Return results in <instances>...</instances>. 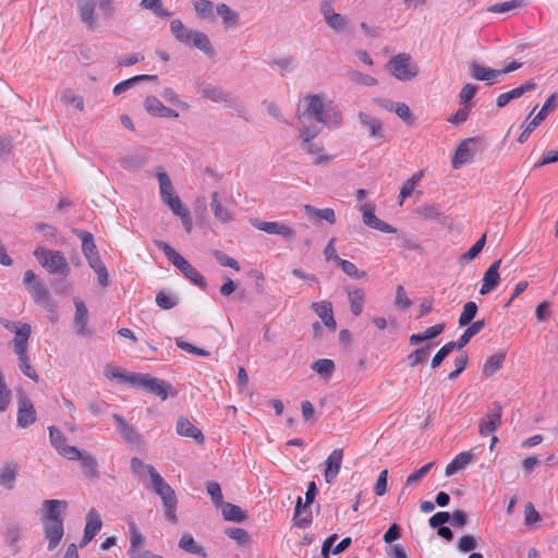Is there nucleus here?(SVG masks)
Masks as SVG:
<instances>
[{"label":"nucleus","mask_w":558,"mask_h":558,"mask_svg":"<svg viewBox=\"0 0 558 558\" xmlns=\"http://www.w3.org/2000/svg\"><path fill=\"white\" fill-rule=\"evenodd\" d=\"M75 235L82 241V252L85 257L99 254L90 232L85 230H74Z\"/></svg>","instance_id":"nucleus-38"},{"label":"nucleus","mask_w":558,"mask_h":558,"mask_svg":"<svg viewBox=\"0 0 558 558\" xmlns=\"http://www.w3.org/2000/svg\"><path fill=\"white\" fill-rule=\"evenodd\" d=\"M102 521L98 511L92 508L86 514V524L80 547H85L100 531Z\"/></svg>","instance_id":"nucleus-14"},{"label":"nucleus","mask_w":558,"mask_h":558,"mask_svg":"<svg viewBox=\"0 0 558 558\" xmlns=\"http://www.w3.org/2000/svg\"><path fill=\"white\" fill-rule=\"evenodd\" d=\"M325 23L336 33H341L347 28L349 19L343 14L335 13L326 19Z\"/></svg>","instance_id":"nucleus-57"},{"label":"nucleus","mask_w":558,"mask_h":558,"mask_svg":"<svg viewBox=\"0 0 558 558\" xmlns=\"http://www.w3.org/2000/svg\"><path fill=\"white\" fill-rule=\"evenodd\" d=\"M357 119L362 126L366 128L368 131V135L372 138H384L385 132H384V125L383 122L372 117L371 114L360 111L357 114Z\"/></svg>","instance_id":"nucleus-23"},{"label":"nucleus","mask_w":558,"mask_h":558,"mask_svg":"<svg viewBox=\"0 0 558 558\" xmlns=\"http://www.w3.org/2000/svg\"><path fill=\"white\" fill-rule=\"evenodd\" d=\"M34 256L49 274L69 277L71 268L61 251L36 247Z\"/></svg>","instance_id":"nucleus-5"},{"label":"nucleus","mask_w":558,"mask_h":558,"mask_svg":"<svg viewBox=\"0 0 558 558\" xmlns=\"http://www.w3.org/2000/svg\"><path fill=\"white\" fill-rule=\"evenodd\" d=\"M31 332L32 327L29 324H23L21 327H17V329L15 330L16 337L13 340V351L17 355L19 367L21 372L25 376L37 383L39 380L38 374L36 373L35 368L29 364L26 354Z\"/></svg>","instance_id":"nucleus-3"},{"label":"nucleus","mask_w":558,"mask_h":558,"mask_svg":"<svg viewBox=\"0 0 558 558\" xmlns=\"http://www.w3.org/2000/svg\"><path fill=\"white\" fill-rule=\"evenodd\" d=\"M144 107L149 114L160 117L163 105L157 97L148 96L144 100Z\"/></svg>","instance_id":"nucleus-61"},{"label":"nucleus","mask_w":558,"mask_h":558,"mask_svg":"<svg viewBox=\"0 0 558 558\" xmlns=\"http://www.w3.org/2000/svg\"><path fill=\"white\" fill-rule=\"evenodd\" d=\"M144 390L159 397L162 401L167 400L169 395H175V391H173L171 384L162 379L151 377L150 375L146 381Z\"/></svg>","instance_id":"nucleus-19"},{"label":"nucleus","mask_w":558,"mask_h":558,"mask_svg":"<svg viewBox=\"0 0 558 558\" xmlns=\"http://www.w3.org/2000/svg\"><path fill=\"white\" fill-rule=\"evenodd\" d=\"M311 368L323 377H328L333 373L336 365L330 359H319L312 364Z\"/></svg>","instance_id":"nucleus-52"},{"label":"nucleus","mask_w":558,"mask_h":558,"mask_svg":"<svg viewBox=\"0 0 558 558\" xmlns=\"http://www.w3.org/2000/svg\"><path fill=\"white\" fill-rule=\"evenodd\" d=\"M315 313L322 318L324 325L330 330L335 331L337 328V323L332 313V304L328 301L323 302H314L312 304Z\"/></svg>","instance_id":"nucleus-25"},{"label":"nucleus","mask_w":558,"mask_h":558,"mask_svg":"<svg viewBox=\"0 0 558 558\" xmlns=\"http://www.w3.org/2000/svg\"><path fill=\"white\" fill-rule=\"evenodd\" d=\"M96 5L97 0H77L81 21L92 31L96 29L98 26Z\"/></svg>","instance_id":"nucleus-18"},{"label":"nucleus","mask_w":558,"mask_h":558,"mask_svg":"<svg viewBox=\"0 0 558 558\" xmlns=\"http://www.w3.org/2000/svg\"><path fill=\"white\" fill-rule=\"evenodd\" d=\"M140 5L145 10H150L159 17H169L171 13L162 9L161 0H142Z\"/></svg>","instance_id":"nucleus-58"},{"label":"nucleus","mask_w":558,"mask_h":558,"mask_svg":"<svg viewBox=\"0 0 558 558\" xmlns=\"http://www.w3.org/2000/svg\"><path fill=\"white\" fill-rule=\"evenodd\" d=\"M179 547L190 554L199 555L206 557V553L202 546H199L190 533H184L180 541Z\"/></svg>","instance_id":"nucleus-41"},{"label":"nucleus","mask_w":558,"mask_h":558,"mask_svg":"<svg viewBox=\"0 0 558 558\" xmlns=\"http://www.w3.org/2000/svg\"><path fill=\"white\" fill-rule=\"evenodd\" d=\"M75 460H81V464L84 471V475L88 478H98V462L95 457L87 452L81 451V456Z\"/></svg>","instance_id":"nucleus-34"},{"label":"nucleus","mask_w":558,"mask_h":558,"mask_svg":"<svg viewBox=\"0 0 558 558\" xmlns=\"http://www.w3.org/2000/svg\"><path fill=\"white\" fill-rule=\"evenodd\" d=\"M113 421L118 425L121 437L129 444H136L140 440V436L135 430L134 426L129 424L123 416L120 414L112 415Z\"/></svg>","instance_id":"nucleus-30"},{"label":"nucleus","mask_w":558,"mask_h":558,"mask_svg":"<svg viewBox=\"0 0 558 558\" xmlns=\"http://www.w3.org/2000/svg\"><path fill=\"white\" fill-rule=\"evenodd\" d=\"M473 461V454L471 451L460 452L454 459L446 466L445 474L451 476L458 471L462 470L465 465Z\"/></svg>","instance_id":"nucleus-35"},{"label":"nucleus","mask_w":558,"mask_h":558,"mask_svg":"<svg viewBox=\"0 0 558 558\" xmlns=\"http://www.w3.org/2000/svg\"><path fill=\"white\" fill-rule=\"evenodd\" d=\"M175 432L180 436L193 438L194 441L198 445L203 444L205 440L203 432L198 427L194 426L185 416H180L178 418Z\"/></svg>","instance_id":"nucleus-21"},{"label":"nucleus","mask_w":558,"mask_h":558,"mask_svg":"<svg viewBox=\"0 0 558 558\" xmlns=\"http://www.w3.org/2000/svg\"><path fill=\"white\" fill-rule=\"evenodd\" d=\"M481 144L478 137H469L463 140L457 147L456 154L452 158L453 169H460L462 166L471 163L477 151V146Z\"/></svg>","instance_id":"nucleus-7"},{"label":"nucleus","mask_w":558,"mask_h":558,"mask_svg":"<svg viewBox=\"0 0 558 558\" xmlns=\"http://www.w3.org/2000/svg\"><path fill=\"white\" fill-rule=\"evenodd\" d=\"M445 329V324H437L432 327H428L425 331L421 333H413L409 338V343L411 345H415L417 343L424 342L426 340L434 339L438 337Z\"/></svg>","instance_id":"nucleus-37"},{"label":"nucleus","mask_w":558,"mask_h":558,"mask_svg":"<svg viewBox=\"0 0 558 558\" xmlns=\"http://www.w3.org/2000/svg\"><path fill=\"white\" fill-rule=\"evenodd\" d=\"M210 208L214 214V217L222 222L227 223L232 220V214L230 210L225 207L220 199H219V193L217 191L211 193V202H210Z\"/></svg>","instance_id":"nucleus-32"},{"label":"nucleus","mask_w":558,"mask_h":558,"mask_svg":"<svg viewBox=\"0 0 558 558\" xmlns=\"http://www.w3.org/2000/svg\"><path fill=\"white\" fill-rule=\"evenodd\" d=\"M360 211L362 213L363 222L375 230L381 231L384 233H396L397 229L387 222L380 220L375 215V205L373 204H363L360 206Z\"/></svg>","instance_id":"nucleus-10"},{"label":"nucleus","mask_w":558,"mask_h":558,"mask_svg":"<svg viewBox=\"0 0 558 558\" xmlns=\"http://www.w3.org/2000/svg\"><path fill=\"white\" fill-rule=\"evenodd\" d=\"M216 12L221 17L223 24L228 26H234L239 21V13L232 10L226 3H219L216 5Z\"/></svg>","instance_id":"nucleus-44"},{"label":"nucleus","mask_w":558,"mask_h":558,"mask_svg":"<svg viewBox=\"0 0 558 558\" xmlns=\"http://www.w3.org/2000/svg\"><path fill=\"white\" fill-rule=\"evenodd\" d=\"M44 506L46 507V514L44 515L43 521H63L60 507H63V510L66 509L68 504L65 500L48 499L44 501Z\"/></svg>","instance_id":"nucleus-28"},{"label":"nucleus","mask_w":558,"mask_h":558,"mask_svg":"<svg viewBox=\"0 0 558 558\" xmlns=\"http://www.w3.org/2000/svg\"><path fill=\"white\" fill-rule=\"evenodd\" d=\"M159 183V191L161 199L166 196H170L174 193L172 182L168 173L163 170H159L156 174Z\"/></svg>","instance_id":"nucleus-53"},{"label":"nucleus","mask_w":558,"mask_h":558,"mask_svg":"<svg viewBox=\"0 0 558 558\" xmlns=\"http://www.w3.org/2000/svg\"><path fill=\"white\" fill-rule=\"evenodd\" d=\"M303 210L311 220L323 219L328 223L333 225L336 222V214L332 208L318 209L312 205H304Z\"/></svg>","instance_id":"nucleus-33"},{"label":"nucleus","mask_w":558,"mask_h":558,"mask_svg":"<svg viewBox=\"0 0 558 558\" xmlns=\"http://www.w3.org/2000/svg\"><path fill=\"white\" fill-rule=\"evenodd\" d=\"M348 78L351 82L362 86H374L378 84L377 78L369 76L367 74H363L362 72L356 70L349 71Z\"/></svg>","instance_id":"nucleus-54"},{"label":"nucleus","mask_w":558,"mask_h":558,"mask_svg":"<svg viewBox=\"0 0 558 558\" xmlns=\"http://www.w3.org/2000/svg\"><path fill=\"white\" fill-rule=\"evenodd\" d=\"M430 349H432V344L427 343V344L420 347V348L415 349L414 351H412L407 356L409 366L414 367L418 364L424 363L430 352Z\"/></svg>","instance_id":"nucleus-46"},{"label":"nucleus","mask_w":558,"mask_h":558,"mask_svg":"<svg viewBox=\"0 0 558 558\" xmlns=\"http://www.w3.org/2000/svg\"><path fill=\"white\" fill-rule=\"evenodd\" d=\"M170 29L178 41L190 44V36L194 29L187 28L180 20H172Z\"/></svg>","instance_id":"nucleus-43"},{"label":"nucleus","mask_w":558,"mask_h":558,"mask_svg":"<svg viewBox=\"0 0 558 558\" xmlns=\"http://www.w3.org/2000/svg\"><path fill=\"white\" fill-rule=\"evenodd\" d=\"M526 4V0H510L501 3H495L488 7L487 11L490 13H506L511 10L521 8Z\"/></svg>","instance_id":"nucleus-51"},{"label":"nucleus","mask_w":558,"mask_h":558,"mask_svg":"<svg viewBox=\"0 0 558 558\" xmlns=\"http://www.w3.org/2000/svg\"><path fill=\"white\" fill-rule=\"evenodd\" d=\"M505 359L506 354L502 352L489 356L483 366V374L487 377L494 375L502 366Z\"/></svg>","instance_id":"nucleus-45"},{"label":"nucleus","mask_w":558,"mask_h":558,"mask_svg":"<svg viewBox=\"0 0 558 558\" xmlns=\"http://www.w3.org/2000/svg\"><path fill=\"white\" fill-rule=\"evenodd\" d=\"M415 214L425 220H440L444 217L439 205L433 203L422 204L415 208Z\"/></svg>","instance_id":"nucleus-40"},{"label":"nucleus","mask_w":558,"mask_h":558,"mask_svg":"<svg viewBox=\"0 0 558 558\" xmlns=\"http://www.w3.org/2000/svg\"><path fill=\"white\" fill-rule=\"evenodd\" d=\"M338 265L341 267L342 271L354 278V279H361V278H364L366 277V272L365 271H360L357 269V267L352 263V262H349V260H345V259H341Z\"/></svg>","instance_id":"nucleus-63"},{"label":"nucleus","mask_w":558,"mask_h":558,"mask_svg":"<svg viewBox=\"0 0 558 558\" xmlns=\"http://www.w3.org/2000/svg\"><path fill=\"white\" fill-rule=\"evenodd\" d=\"M151 481L153 490L161 498L165 508V517L171 523H177V496L171 486L163 480V477L156 471L153 465H146Z\"/></svg>","instance_id":"nucleus-1"},{"label":"nucleus","mask_w":558,"mask_h":558,"mask_svg":"<svg viewBox=\"0 0 558 558\" xmlns=\"http://www.w3.org/2000/svg\"><path fill=\"white\" fill-rule=\"evenodd\" d=\"M36 421V411L33 403L25 397L22 396L19 399L17 410V425L22 428H26Z\"/></svg>","instance_id":"nucleus-17"},{"label":"nucleus","mask_w":558,"mask_h":558,"mask_svg":"<svg viewBox=\"0 0 558 558\" xmlns=\"http://www.w3.org/2000/svg\"><path fill=\"white\" fill-rule=\"evenodd\" d=\"M156 303L162 310H171L178 304V298L160 291L156 294Z\"/></svg>","instance_id":"nucleus-64"},{"label":"nucleus","mask_w":558,"mask_h":558,"mask_svg":"<svg viewBox=\"0 0 558 558\" xmlns=\"http://www.w3.org/2000/svg\"><path fill=\"white\" fill-rule=\"evenodd\" d=\"M477 304L473 301H469L464 304L463 311L459 317V326L464 327L472 323L477 314Z\"/></svg>","instance_id":"nucleus-49"},{"label":"nucleus","mask_w":558,"mask_h":558,"mask_svg":"<svg viewBox=\"0 0 558 558\" xmlns=\"http://www.w3.org/2000/svg\"><path fill=\"white\" fill-rule=\"evenodd\" d=\"M251 223L257 230L264 231L268 234H277L288 240L293 239L295 235V231L291 227L280 222L253 219Z\"/></svg>","instance_id":"nucleus-12"},{"label":"nucleus","mask_w":558,"mask_h":558,"mask_svg":"<svg viewBox=\"0 0 558 558\" xmlns=\"http://www.w3.org/2000/svg\"><path fill=\"white\" fill-rule=\"evenodd\" d=\"M49 437L52 447L64 458H68L69 460H75L77 457L81 456L80 449H77L74 446L65 445L66 438L59 428L50 426Z\"/></svg>","instance_id":"nucleus-8"},{"label":"nucleus","mask_w":558,"mask_h":558,"mask_svg":"<svg viewBox=\"0 0 558 558\" xmlns=\"http://www.w3.org/2000/svg\"><path fill=\"white\" fill-rule=\"evenodd\" d=\"M501 404L497 401L494 402L493 410L481 420L480 434L482 436H488L501 425Z\"/></svg>","instance_id":"nucleus-13"},{"label":"nucleus","mask_w":558,"mask_h":558,"mask_svg":"<svg viewBox=\"0 0 558 558\" xmlns=\"http://www.w3.org/2000/svg\"><path fill=\"white\" fill-rule=\"evenodd\" d=\"M301 147L314 158L315 165L328 163L332 159V157L325 151V148L320 143L311 142L307 144H301Z\"/></svg>","instance_id":"nucleus-31"},{"label":"nucleus","mask_w":558,"mask_h":558,"mask_svg":"<svg viewBox=\"0 0 558 558\" xmlns=\"http://www.w3.org/2000/svg\"><path fill=\"white\" fill-rule=\"evenodd\" d=\"M307 107L299 114V119L314 118L318 123L328 124L327 116L324 111V101L319 95H308L304 98Z\"/></svg>","instance_id":"nucleus-9"},{"label":"nucleus","mask_w":558,"mask_h":558,"mask_svg":"<svg viewBox=\"0 0 558 558\" xmlns=\"http://www.w3.org/2000/svg\"><path fill=\"white\" fill-rule=\"evenodd\" d=\"M557 107V94H551L543 105L542 109L538 111V113L533 118L536 120L539 124L546 119L549 111H553Z\"/></svg>","instance_id":"nucleus-59"},{"label":"nucleus","mask_w":558,"mask_h":558,"mask_svg":"<svg viewBox=\"0 0 558 558\" xmlns=\"http://www.w3.org/2000/svg\"><path fill=\"white\" fill-rule=\"evenodd\" d=\"M161 201L172 210L175 216H179L187 209L175 193L171 194L170 196H166Z\"/></svg>","instance_id":"nucleus-62"},{"label":"nucleus","mask_w":558,"mask_h":558,"mask_svg":"<svg viewBox=\"0 0 558 558\" xmlns=\"http://www.w3.org/2000/svg\"><path fill=\"white\" fill-rule=\"evenodd\" d=\"M470 69V75L476 80V81H485L488 82V84H492L493 81L500 75L499 70L485 68L477 63L476 61H473L469 64Z\"/></svg>","instance_id":"nucleus-27"},{"label":"nucleus","mask_w":558,"mask_h":558,"mask_svg":"<svg viewBox=\"0 0 558 558\" xmlns=\"http://www.w3.org/2000/svg\"><path fill=\"white\" fill-rule=\"evenodd\" d=\"M222 515L226 521L243 522L247 519V513L241 507L230 504L222 502Z\"/></svg>","instance_id":"nucleus-36"},{"label":"nucleus","mask_w":558,"mask_h":558,"mask_svg":"<svg viewBox=\"0 0 558 558\" xmlns=\"http://www.w3.org/2000/svg\"><path fill=\"white\" fill-rule=\"evenodd\" d=\"M225 533L229 538L233 539L240 546L250 543V534L242 527H228L225 530Z\"/></svg>","instance_id":"nucleus-55"},{"label":"nucleus","mask_w":558,"mask_h":558,"mask_svg":"<svg viewBox=\"0 0 558 558\" xmlns=\"http://www.w3.org/2000/svg\"><path fill=\"white\" fill-rule=\"evenodd\" d=\"M75 314L73 319V326L75 332L80 337H92L93 331L88 328V310L83 301L80 299L74 300Z\"/></svg>","instance_id":"nucleus-11"},{"label":"nucleus","mask_w":558,"mask_h":558,"mask_svg":"<svg viewBox=\"0 0 558 558\" xmlns=\"http://www.w3.org/2000/svg\"><path fill=\"white\" fill-rule=\"evenodd\" d=\"M146 157L140 155H128L120 159V163L122 167L132 170L142 168L146 163Z\"/></svg>","instance_id":"nucleus-60"},{"label":"nucleus","mask_w":558,"mask_h":558,"mask_svg":"<svg viewBox=\"0 0 558 558\" xmlns=\"http://www.w3.org/2000/svg\"><path fill=\"white\" fill-rule=\"evenodd\" d=\"M17 472V463L14 461H7L0 469V486L8 490H12L15 487Z\"/></svg>","instance_id":"nucleus-26"},{"label":"nucleus","mask_w":558,"mask_h":558,"mask_svg":"<svg viewBox=\"0 0 558 558\" xmlns=\"http://www.w3.org/2000/svg\"><path fill=\"white\" fill-rule=\"evenodd\" d=\"M23 283L37 305L45 307L50 313H56V303L46 283L33 270L29 269L24 272Z\"/></svg>","instance_id":"nucleus-4"},{"label":"nucleus","mask_w":558,"mask_h":558,"mask_svg":"<svg viewBox=\"0 0 558 558\" xmlns=\"http://www.w3.org/2000/svg\"><path fill=\"white\" fill-rule=\"evenodd\" d=\"M154 244L165 253L168 260L175 266L185 276V278L198 288L206 289L207 282L205 278L172 246L161 240H154Z\"/></svg>","instance_id":"nucleus-2"},{"label":"nucleus","mask_w":558,"mask_h":558,"mask_svg":"<svg viewBox=\"0 0 558 558\" xmlns=\"http://www.w3.org/2000/svg\"><path fill=\"white\" fill-rule=\"evenodd\" d=\"M458 350V344L454 341L447 342L444 344L437 353L433 356L430 366L437 368L444 362V360L454 350Z\"/></svg>","instance_id":"nucleus-50"},{"label":"nucleus","mask_w":558,"mask_h":558,"mask_svg":"<svg viewBox=\"0 0 558 558\" xmlns=\"http://www.w3.org/2000/svg\"><path fill=\"white\" fill-rule=\"evenodd\" d=\"M193 7L196 14L202 19L214 17V5L209 0H194Z\"/></svg>","instance_id":"nucleus-56"},{"label":"nucleus","mask_w":558,"mask_h":558,"mask_svg":"<svg viewBox=\"0 0 558 558\" xmlns=\"http://www.w3.org/2000/svg\"><path fill=\"white\" fill-rule=\"evenodd\" d=\"M500 264H501V259H497L485 271L484 277H483V284H482V287L480 289V294L481 295L488 294L490 291H493L499 284V281H500V276H499Z\"/></svg>","instance_id":"nucleus-20"},{"label":"nucleus","mask_w":558,"mask_h":558,"mask_svg":"<svg viewBox=\"0 0 558 558\" xmlns=\"http://www.w3.org/2000/svg\"><path fill=\"white\" fill-rule=\"evenodd\" d=\"M43 529L45 538L48 541V549L53 550L60 544L64 535L63 521H43Z\"/></svg>","instance_id":"nucleus-15"},{"label":"nucleus","mask_w":558,"mask_h":558,"mask_svg":"<svg viewBox=\"0 0 558 558\" xmlns=\"http://www.w3.org/2000/svg\"><path fill=\"white\" fill-rule=\"evenodd\" d=\"M486 243V234H483L471 247L468 252L462 254L459 257V263L461 265H464L471 260H473L475 257L478 256V254L482 252L484 245Z\"/></svg>","instance_id":"nucleus-48"},{"label":"nucleus","mask_w":558,"mask_h":558,"mask_svg":"<svg viewBox=\"0 0 558 558\" xmlns=\"http://www.w3.org/2000/svg\"><path fill=\"white\" fill-rule=\"evenodd\" d=\"M468 326L469 327L464 330L459 340L456 341L458 344V350L464 348L470 342L471 338L477 335L486 326V323L484 319H480L471 323Z\"/></svg>","instance_id":"nucleus-39"},{"label":"nucleus","mask_w":558,"mask_h":558,"mask_svg":"<svg viewBox=\"0 0 558 558\" xmlns=\"http://www.w3.org/2000/svg\"><path fill=\"white\" fill-rule=\"evenodd\" d=\"M199 92L203 98H207L215 102H225L229 107H233V98L231 94L218 86L210 84H202Z\"/></svg>","instance_id":"nucleus-16"},{"label":"nucleus","mask_w":558,"mask_h":558,"mask_svg":"<svg viewBox=\"0 0 558 558\" xmlns=\"http://www.w3.org/2000/svg\"><path fill=\"white\" fill-rule=\"evenodd\" d=\"M305 502L303 504L302 497L296 498L295 508H294V515H293V522L294 525L301 529H305L311 525L312 523V513L307 512L305 518H302V510L305 509Z\"/></svg>","instance_id":"nucleus-42"},{"label":"nucleus","mask_w":558,"mask_h":558,"mask_svg":"<svg viewBox=\"0 0 558 558\" xmlns=\"http://www.w3.org/2000/svg\"><path fill=\"white\" fill-rule=\"evenodd\" d=\"M364 300L365 295L362 289H355L349 292L350 311L354 316H359L362 313Z\"/></svg>","instance_id":"nucleus-47"},{"label":"nucleus","mask_w":558,"mask_h":558,"mask_svg":"<svg viewBox=\"0 0 558 558\" xmlns=\"http://www.w3.org/2000/svg\"><path fill=\"white\" fill-rule=\"evenodd\" d=\"M535 88H536V84L532 80L526 81L524 84L520 85L519 87H515L509 92L500 94L496 99V106L498 108H504L511 100L518 99L525 93L534 90Z\"/></svg>","instance_id":"nucleus-22"},{"label":"nucleus","mask_w":558,"mask_h":558,"mask_svg":"<svg viewBox=\"0 0 558 558\" xmlns=\"http://www.w3.org/2000/svg\"><path fill=\"white\" fill-rule=\"evenodd\" d=\"M386 70L399 81H410L417 75L411 68V56L405 52L392 57L386 64Z\"/></svg>","instance_id":"nucleus-6"},{"label":"nucleus","mask_w":558,"mask_h":558,"mask_svg":"<svg viewBox=\"0 0 558 558\" xmlns=\"http://www.w3.org/2000/svg\"><path fill=\"white\" fill-rule=\"evenodd\" d=\"M187 45L199 49L209 58L215 56V50L210 44V40L208 36L203 32L193 31L190 36V44Z\"/></svg>","instance_id":"nucleus-29"},{"label":"nucleus","mask_w":558,"mask_h":558,"mask_svg":"<svg viewBox=\"0 0 558 558\" xmlns=\"http://www.w3.org/2000/svg\"><path fill=\"white\" fill-rule=\"evenodd\" d=\"M343 459V450L335 449L326 460L325 480L329 484L331 483L340 472L341 463Z\"/></svg>","instance_id":"nucleus-24"}]
</instances>
